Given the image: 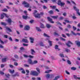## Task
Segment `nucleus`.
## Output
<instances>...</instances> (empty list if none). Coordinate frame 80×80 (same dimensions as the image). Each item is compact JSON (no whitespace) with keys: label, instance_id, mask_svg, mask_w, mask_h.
Returning a JSON list of instances; mask_svg holds the SVG:
<instances>
[{"label":"nucleus","instance_id":"obj_1","mask_svg":"<svg viewBox=\"0 0 80 80\" xmlns=\"http://www.w3.org/2000/svg\"><path fill=\"white\" fill-rule=\"evenodd\" d=\"M37 11L36 10H35L34 12L33 13L34 16H35L36 18H40L41 16L43 15V12H41L40 14H37Z\"/></svg>","mask_w":80,"mask_h":80},{"label":"nucleus","instance_id":"obj_2","mask_svg":"<svg viewBox=\"0 0 80 80\" xmlns=\"http://www.w3.org/2000/svg\"><path fill=\"white\" fill-rule=\"evenodd\" d=\"M22 4H23V5H24L25 7H27V8H28V7H29V8H31V6H30V5L28 4L26 2H25V1H24L22 2Z\"/></svg>","mask_w":80,"mask_h":80},{"label":"nucleus","instance_id":"obj_3","mask_svg":"<svg viewBox=\"0 0 80 80\" xmlns=\"http://www.w3.org/2000/svg\"><path fill=\"white\" fill-rule=\"evenodd\" d=\"M31 74L32 75H35L37 76L38 75V73L37 72L34 71H31Z\"/></svg>","mask_w":80,"mask_h":80},{"label":"nucleus","instance_id":"obj_4","mask_svg":"<svg viewBox=\"0 0 80 80\" xmlns=\"http://www.w3.org/2000/svg\"><path fill=\"white\" fill-rule=\"evenodd\" d=\"M5 16L6 17H8V15H7V14L5 13H2L1 15V19H3V18H4V17H5Z\"/></svg>","mask_w":80,"mask_h":80},{"label":"nucleus","instance_id":"obj_5","mask_svg":"<svg viewBox=\"0 0 80 80\" xmlns=\"http://www.w3.org/2000/svg\"><path fill=\"white\" fill-rule=\"evenodd\" d=\"M74 10H75L77 12V13L79 15V16H80V12H79V9L76 7L75 6L73 7Z\"/></svg>","mask_w":80,"mask_h":80},{"label":"nucleus","instance_id":"obj_6","mask_svg":"<svg viewBox=\"0 0 80 80\" xmlns=\"http://www.w3.org/2000/svg\"><path fill=\"white\" fill-rule=\"evenodd\" d=\"M59 5H61V7H63L65 5V3L63 2H61L60 0H59L58 1V3Z\"/></svg>","mask_w":80,"mask_h":80},{"label":"nucleus","instance_id":"obj_7","mask_svg":"<svg viewBox=\"0 0 80 80\" xmlns=\"http://www.w3.org/2000/svg\"><path fill=\"white\" fill-rule=\"evenodd\" d=\"M43 36L44 37H46L47 38L46 39V40H49V39H50V36L47 34L45 33H44Z\"/></svg>","mask_w":80,"mask_h":80},{"label":"nucleus","instance_id":"obj_8","mask_svg":"<svg viewBox=\"0 0 80 80\" xmlns=\"http://www.w3.org/2000/svg\"><path fill=\"white\" fill-rule=\"evenodd\" d=\"M6 21L8 22V24L9 25H11V23H12V19H11L10 18H8Z\"/></svg>","mask_w":80,"mask_h":80},{"label":"nucleus","instance_id":"obj_9","mask_svg":"<svg viewBox=\"0 0 80 80\" xmlns=\"http://www.w3.org/2000/svg\"><path fill=\"white\" fill-rule=\"evenodd\" d=\"M23 56L24 57H25V58H27V57H29V58H33V56L29 55L28 56L26 54H24Z\"/></svg>","mask_w":80,"mask_h":80},{"label":"nucleus","instance_id":"obj_10","mask_svg":"<svg viewBox=\"0 0 80 80\" xmlns=\"http://www.w3.org/2000/svg\"><path fill=\"white\" fill-rule=\"evenodd\" d=\"M28 62L29 63V64H31V65H33V62H32V59H29L28 61Z\"/></svg>","mask_w":80,"mask_h":80},{"label":"nucleus","instance_id":"obj_11","mask_svg":"<svg viewBox=\"0 0 80 80\" xmlns=\"http://www.w3.org/2000/svg\"><path fill=\"white\" fill-rule=\"evenodd\" d=\"M47 19L48 20H49V22H51V23H54V22L52 21V19L50 18V17H48Z\"/></svg>","mask_w":80,"mask_h":80},{"label":"nucleus","instance_id":"obj_12","mask_svg":"<svg viewBox=\"0 0 80 80\" xmlns=\"http://www.w3.org/2000/svg\"><path fill=\"white\" fill-rule=\"evenodd\" d=\"M70 45H72V43L70 41H68V42L66 43V45L68 47H70Z\"/></svg>","mask_w":80,"mask_h":80},{"label":"nucleus","instance_id":"obj_13","mask_svg":"<svg viewBox=\"0 0 80 80\" xmlns=\"http://www.w3.org/2000/svg\"><path fill=\"white\" fill-rule=\"evenodd\" d=\"M18 70H19L20 71H21L22 73H25V71L23 70V69L22 68H21L19 69H18Z\"/></svg>","mask_w":80,"mask_h":80},{"label":"nucleus","instance_id":"obj_14","mask_svg":"<svg viewBox=\"0 0 80 80\" xmlns=\"http://www.w3.org/2000/svg\"><path fill=\"white\" fill-rule=\"evenodd\" d=\"M31 43H33L34 41V38H33L30 37L29 38Z\"/></svg>","mask_w":80,"mask_h":80},{"label":"nucleus","instance_id":"obj_15","mask_svg":"<svg viewBox=\"0 0 80 80\" xmlns=\"http://www.w3.org/2000/svg\"><path fill=\"white\" fill-rule=\"evenodd\" d=\"M7 60H8V58H3L2 59V62H6Z\"/></svg>","mask_w":80,"mask_h":80},{"label":"nucleus","instance_id":"obj_16","mask_svg":"<svg viewBox=\"0 0 80 80\" xmlns=\"http://www.w3.org/2000/svg\"><path fill=\"white\" fill-rule=\"evenodd\" d=\"M30 29V27L28 26H26L24 30H28Z\"/></svg>","mask_w":80,"mask_h":80},{"label":"nucleus","instance_id":"obj_17","mask_svg":"<svg viewBox=\"0 0 80 80\" xmlns=\"http://www.w3.org/2000/svg\"><path fill=\"white\" fill-rule=\"evenodd\" d=\"M71 32L74 35H79V36H80V33H77L76 34H75L73 32L71 31Z\"/></svg>","mask_w":80,"mask_h":80},{"label":"nucleus","instance_id":"obj_18","mask_svg":"<svg viewBox=\"0 0 80 80\" xmlns=\"http://www.w3.org/2000/svg\"><path fill=\"white\" fill-rule=\"evenodd\" d=\"M74 78L76 80H80V77H78L77 76L75 75H73Z\"/></svg>","mask_w":80,"mask_h":80},{"label":"nucleus","instance_id":"obj_19","mask_svg":"<svg viewBox=\"0 0 80 80\" xmlns=\"http://www.w3.org/2000/svg\"><path fill=\"white\" fill-rule=\"evenodd\" d=\"M22 41L23 42H25V43H28V41L27 39H23Z\"/></svg>","mask_w":80,"mask_h":80},{"label":"nucleus","instance_id":"obj_20","mask_svg":"<svg viewBox=\"0 0 80 80\" xmlns=\"http://www.w3.org/2000/svg\"><path fill=\"white\" fill-rule=\"evenodd\" d=\"M9 72L10 73H13L14 72H15V71L13 70H12L11 69H9L8 70Z\"/></svg>","mask_w":80,"mask_h":80},{"label":"nucleus","instance_id":"obj_21","mask_svg":"<svg viewBox=\"0 0 80 80\" xmlns=\"http://www.w3.org/2000/svg\"><path fill=\"white\" fill-rule=\"evenodd\" d=\"M5 28L6 29H7V30L9 31V32H12V30H11V29H10V28L8 27H5Z\"/></svg>","mask_w":80,"mask_h":80},{"label":"nucleus","instance_id":"obj_22","mask_svg":"<svg viewBox=\"0 0 80 80\" xmlns=\"http://www.w3.org/2000/svg\"><path fill=\"white\" fill-rule=\"evenodd\" d=\"M36 29L37 31H38V32H41L42 30L40 28L38 27H36Z\"/></svg>","mask_w":80,"mask_h":80},{"label":"nucleus","instance_id":"obj_23","mask_svg":"<svg viewBox=\"0 0 80 80\" xmlns=\"http://www.w3.org/2000/svg\"><path fill=\"white\" fill-rule=\"evenodd\" d=\"M58 16H51V18H54V19H57V18H58Z\"/></svg>","mask_w":80,"mask_h":80},{"label":"nucleus","instance_id":"obj_24","mask_svg":"<svg viewBox=\"0 0 80 80\" xmlns=\"http://www.w3.org/2000/svg\"><path fill=\"white\" fill-rule=\"evenodd\" d=\"M40 28H45V27L43 24L41 23L40 24Z\"/></svg>","mask_w":80,"mask_h":80},{"label":"nucleus","instance_id":"obj_25","mask_svg":"<svg viewBox=\"0 0 80 80\" xmlns=\"http://www.w3.org/2000/svg\"><path fill=\"white\" fill-rule=\"evenodd\" d=\"M76 44L78 47H80V42L79 41H77L76 42Z\"/></svg>","mask_w":80,"mask_h":80},{"label":"nucleus","instance_id":"obj_26","mask_svg":"<svg viewBox=\"0 0 80 80\" xmlns=\"http://www.w3.org/2000/svg\"><path fill=\"white\" fill-rule=\"evenodd\" d=\"M58 46L57 45H56L55 46V49L56 50H60V49L58 48Z\"/></svg>","mask_w":80,"mask_h":80},{"label":"nucleus","instance_id":"obj_27","mask_svg":"<svg viewBox=\"0 0 80 80\" xmlns=\"http://www.w3.org/2000/svg\"><path fill=\"white\" fill-rule=\"evenodd\" d=\"M46 27L47 28H50V27H52V26H51V25H50L48 24H46Z\"/></svg>","mask_w":80,"mask_h":80},{"label":"nucleus","instance_id":"obj_28","mask_svg":"<svg viewBox=\"0 0 80 80\" xmlns=\"http://www.w3.org/2000/svg\"><path fill=\"white\" fill-rule=\"evenodd\" d=\"M31 54L33 55L34 53H35V51L33 49H32L31 50Z\"/></svg>","mask_w":80,"mask_h":80},{"label":"nucleus","instance_id":"obj_29","mask_svg":"<svg viewBox=\"0 0 80 80\" xmlns=\"http://www.w3.org/2000/svg\"><path fill=\"white\" fill-rule=\"evenodd\" d=\"M59 56L61 57H62V58L65 57V56H64V55H63V53H60L59 54Z\"/></svg>","mask_w":80,"mask_h":80},{"label":"nucleus","instance_id":"obj_30","mask_svg":"<svg viewBox=\"0 0 80 80\" xmlns=\"http://www.w3.org/2000/svg\"><path fill=\"white\" fill-rule=\"evenodd\" d=\"M16 76H19V74H18V73H17L13 75H12V77H15Z\"/></svg>","mask_w":80,"mask_h":80},{"label":"nucleus","instance_id":"obj_31","mask_svg":"<svg viewBox=\"0 0 80 80\" xmlns=\"http://www.w3.org/2000/svg\"><path fill=\"white\" fill-rule=\"evenodd\" d=\"M1 25H7V24L5 23V22H1Z\"/></svg>","mask_w":80,"mask_h":80},{"label":"nucleus","instance_id":"obj_32","mask_svg":"<svg viewBox=\"0 0 80 80\" xmlns=\"http://www.w3.org/2000/svg\"><path fill=\"white\" fill-rule=\"evenodd\" d=\"M48 43H49V45L50 46H52V41L49 40H48Z\"/></svg>","mask_w":80,"mask_h":80},{"label":"nucleus","instance_id":"obj_33","mask_svg":"<svg viewBox=\"0 0 80 80\" xmlns=\"http://www.w3.org/2000/svg\"><path fill=\"white\" fill-rule=\"evenodd\" d=\"M71 69L72 70H76L77 69V68L74 67H72L71 68Z\"/></svg>","mask_w":80,"mask_h":80},{"label":"nucleus","instance_id":"obj_34","mask_svg":"<svg viewBox=\"0 0 80 80\" xmlns=\"http://www.w3.org/2000/svg\"><path fill=\"white\" fill-rule=\"evenodd\" d=\"M38 63V61L37 60H35L33 62V64H36Z\"/></svg>","mask_w":80,"mask_h":80},{"label":"nucleus","instance_id":"obj_35","mask_svg":"<svg viewBox=\"0 0 80 80\" xmlns=\"http://www.w3.org/2000/svg\"><path fill=\"white\" fill-rule=\"evenodd\" d=\"M50 7H51V8H52V9H55L56 8V6H50Z\"/></svg>","mask_w":80,"mask_h":80},{"label":"nucleus","instance_id":"obj_36","mask_svg":"<svg viewBox=\"0 0 80 80\" xmlns=\"http://www.w3.org/2000/svg\"><path fill=\"white\" fill-rule=\"evenodd\" d=\"M67 62L68 63V64H69V65H71V64H72L71 63V62H70V61L69 60H68L67 61Z\"/></svg>","mask_w":80,"mask_h":80},{"label":"nucleus","instance_id":"obj_37","mask_svg":"<svg viewBox=\"0 0 80 80\" xmlns=\"http://www.w3.org/2000/svg\"><path fill=\"white\" fill-rule=\"evenodd\" d=\"M52 70H49L47 71H46L45 72V73H50L51 72H52Z\"/></svg>","mask_w":80,"mask_h":80},{"label":"nucleus","instance_id":"obj_38","mask_svg":"<svg viewBox=\"0 0 80 80\" xmlns=\"http://www.w3.org/2000/svg\"><path fill=\"white\" fill-rule=\"evenodd\" d=\"M46 78H49V77H50V74H47L46 75Z\"/></svg>","mask_w":80,"mask_h":80},{"label":"nucleus","instance_id":"obj_39","mask_svg":"<svg viewBox=\"0 0 80 80\" xmlns=\"http://www.w3.org/2000/svg\"><path fill=\"white\" fill-rule=\"evenodd\" d=\"M5 76L7 78H9V77L10 76V75H9V74H8L7 75L5 74Z\"/></svg>","mask_w":80,"mask_h":80},{"label":"nucleus","instance_id":"obj_40","mask_svg":"<svg viewBox=\"0 0 80 80\" xmlns=\"http://www.w3.org/2000/svg\"><path fill=\"white\" fill-rule=\"evenodd\" d=\"M27 16H22V18H24V19H26L28 18Z\"/></svg>","mask_w":80,"mask_h":80},{"label":"nucleus","instance_id":"obj_41","mask_svg":"<svg viewBox=\"0 0 80 80\" xmlns=\"http://www.w3.org/2000/svg\"><path fill=\"white\" fill-rule=\"evenodd\" d=\"M14 57L16 59H17L18 58V56L16 54L14 55Z\"/></svg>","mask_w":80,"mask_h":80},{"label":"nucleus","instance_id":"obj_42","mask_svg":"<svg viewBox=\"0 0 80 80\" xmlns=\"http://www.w3.org/2000/svg\"><path fill=\"white\" fill-rule=\"evenodd\" d=\"M36 70L39 72L40 73V69L39 68H36Z\"/></svg>","mask_w":80,"mask_h":80},{"label":"nucleus","instance_id":"obj_43","mask_svg":"<svg viewBox=\"0 0 80 80\" xmlns=\"http://www.w3.org/2000/svg\"><path fill=\"white\" fill-rule=\"evenodd\" d=\"M49 13L50 14H53V12L52 11H50L49 12Z\"/></svg>","mask_w":80,"mask_h":80},{"label":"nucleus","instance_id":"obj_44","mask_svg":"<svg viewBox=\"0 0 80 80\" xmlns=\"http://www.w3.org/2000/svg\"><path fill=\"white\" fill-rule=\"evenodd\" d=\"M2 11L3 12H8V11L7 9L5 8L2 10Z\"/></svg>","mask_w":80,"mask_h":80},{"label":"nucleus","instance_id":"obj_45","mask_svg":"<svg viewBox=\"0 0 80 80\" xmlns=\"http://www.w3.org/2000/svg\"><path fill=\"white\" fill-rule=\"evenodd\" d=\"M0 42L2 44H4V42L0 39Z\"/></svg>","mask_w":80,"mask_h":80},{"label":"nucleus","instance_id":"obj_46","mask_svg":"<svg viewBox=\"0 0 80 80\" xmlns=\"http://www.w3.org/2000/svg\"><path fill=\"white\" fill-rule=\"evenodd\" d=\"M0 74H1V75H4V72H3L0 71Z\"/></svg>","mask_w":80,"mask_h":80},{"label":"nucleus","instance_id":"obj_47","mask_svg":"<svg viewBox=\"0 0 80 80\" xmlns=\"http://www.w3.org/2000/svg\"><path fill=\"white\" fill-rule=\"evenodd\" d=\"M40 45L42 47L44 46V45L43 44V43H42V42H41V43H40Z\"/></svg>","mask_w":80,"mask_h":80},{"label":"nucleus","instance_id":"obj_48","mask_svg":"<svg viewBox=\"0 0 80 80\" xmlns=\"http://www.w3.org/2000/svg\"><path fill=\"white\" fill-rule=\"evenodd\" d=\"M65 50L66 52H70V50L69 49H65Z\"/></svg>","mask_w":80,"mask_h":80},{"label":"nucleus","instance_id":"obj_49","mask_svg":"<svg viewBox=\"0 0 80 80\" xmlns=\"http://www.w3.org/2000/svg\"><path fill=\"white\" fill-rule=\"evenodd\" d=\"M72 18L73 19H76L77 17H75V16H72Z\"/></svg>","mask_w":80,"mask_h":80},{"label":"nucleus","instance_id":"obj_50","mask_svg":"<svg viewBox=\"0 0 80 80\" xmlns=\"http://www.w3.org/2000/svg\"><path fill=\"white\" fill-rule=\"evenodd\" d=\"M9 38V40H10V41L12 42V38L11 37L9 38Z\"/></svg>","mask_w":80,"mask_h":80},{"label":"nucleus","instance_id":"obj_51","mask_svg":"<svg viewBox=\"0 0 80 80\" xmlns=\"http://www.w3.org/2000/svg\"><path fill=\"white\" fill-rule=\"evenodd\" d=\"M64 16V17H65L66 15H67V13L66 12H64V13H63L62 14Z\"/></svg>","mask_w":80,"mask_h":80},{"label":"nucleus","instance_id":"obj_52","mask_svg":"<svg viewBox=\"0 0 80 80\" xmlns=\"http://www.w3.org/2000/svg\"><path fill=\"white\" fill-rule=\"evenodd\" d=\"M66 73L67 74H68V75H70V72L67 71H66Z\"/></svg>","mask_w":80,"mask_h":80},{"label":"nucleus","instance_id":"obj_53","mask_svg":"<svg viewBox=\"0 0 80 80\" xmlns=\"http://www.w3.org/2000/svg\"><path fill=\"white\" fill-rule=\"evenodd\" d=\"M14 65H15V66H17V65H18V63L17 62H14Z\"/></svg>","mask_w":80,"mask_h":80},{"label":"nucleus","instance_id":"obj_54","mask_svg":"<svg viewBox=\"0 0 80 80\" xmlns=\"http://www.w3.org/2000/svg\"><path fill=\"white\" fill-rule=\"evenodd\" d=\"M20 50H24V48H23L22 47H21L20 48Z\"/></svg>","mask_w":80,"mask_h":80},{"label":"nucleus","instance_id":"obj_55","mask_svg":"<svg viewBox=\"0 0 80 80\" xmlns=\"http://www.w3.org/2000/svg\"><path fill=\"white\" fill-rule=\"evenodd\" d=\"M9 66L10 68H13V66L11 64L9 65Z\"/></svg>","mask_w":80,"mask_h":80},{"label":"nucleus","instance_id":"obj_56","mask_svg":"<svg viewBox=\"0 0 80 80\" xmlns=\"http://www.w3.org/2000/svg\"><path fill=\"white\" fill-rule=\"evenodd\" d=\"M24 66L26 67H29V65L27 64H24Z\"/></svg>","mask_w":80,"mask_h":80},{"label":"nucleus","instance_id":"obj_57","mask_svg":"<svg viewBox=\"0 0 80 80\" xmlns=\"http://www.w3.org/2000/svg\"><path fill=\"white\" fill-rule=\"evenodd\" d=\"M0 48H3V46L2 44H0Z\"/></svg>","mask_w":80,"mask_h":80},{"label":"nucleus","instance_id":"obj_58","mask_svg":"<svg viewBox=\"0 0 80 80\" xmlns=\"http://www.w3.org/2000/svg\"><path fill=\"white\" fill-rule=\"evenodd\" d=\"M65 22H66V23H70V22H69V21L67 20H64Z\"/></svg>","mask_w":80,"mask_h":80},{"label":"nucleus","instance_id":"obj_59","mask_svg":"<svg viewBox=\"0 0 80 80\" xmlns=\"http://www.w3.org/2000/svg\"><path fill=\"white\" fill-rule=\"evenodd\" d=\"M73 28L74 29V30H75L77 29V28L74 26L73 27Z\"/></svg>","mask_w":80,"mask_h":80},{"label":"nucleus","instance_id":"obj_60","mask_svg":"<svg viewBox=\"0 0 80 80\" xmlns=\"http://www.w3.org/2000/svg\"><path fill=\"white\" fill-rule=\"evenodd\" d=\"M26 72L28 73L27 74V75H28V73L30 72V71H29V70H26Z\"/></svg>","mask_w":80,"mask_h":80},{"label":"nucleus","instance_id":"obj_61","mask_svg":"<svg viewBox=\"0 0 80 80\" xmlns=\"http://www.w3.org/2000/svg\"><path fill=\"white\" fill-rule=\"evenodd\" d=\"M16 33L17 34H18V35H20V32H19L18 31H16Z\"/></svg>","mask_w":80,"mask_h":80},{"label":"nucleus","instance_id":"obj_62","mask_svg":"<svg viewBox=\"0 0 80 80\" xmlns=\"http://www.w3.org/2000/svg\"><path fill=\"white\" fill-rule=\"evenodd\" d=\"M23 46H28V44H23Z\"/></svg>","mask_w":80,"mask_h":80},{"label":"nucleus","instance_id":"obj_63","mask_svg":"<svg viewBox=\"0 0 80 80\" xmlns=\"http://www.w3.org/2000/svg\"><path fill=\"white\" fill-rule=\"evenodd\" d=\"M60 20H63V17H60L59 18Z\"/></svg>","mask_w":80,"mask_h":80},{"label":"nucleus","instance_id":"obj_64","mask_svg":"<svg viewBox=\"0 0 80 80\" xmlns=\"http://www.w3.org/2000/svg\"><path fill=\"white\" fill-rule=\"evenodd\" d=\"M78 27V28H80V23H79L77 25Z\"/></svg>","mask_w":80,"mask_h":80}]
</instances>
